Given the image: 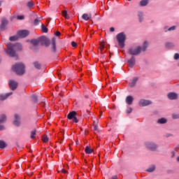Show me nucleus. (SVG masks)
Listing matches in <instances>:
<instances>
[{"mask_svg": "<svg viewBox=\"0 0 179 179\" xmlns=\"http://www.w3.org/2000/svg\"><path fill=\"white\" fill-rule=\"evenodd\" d=\"M10 41H17L19 40V36H10L9 38Z\"/></svg>", "mask_w": 179, "mask_h": 179, "instance_id": "nucleus-30", "label": "nucleus"}, {"mask_svg": "<svg viewBox=\"0 0 179 179\" xmlns=\"http://www.w3.org/2000/svg\"><path fill=\"white\" fill-rule=\"evenodd\" d=\"M146 146H147L148 149H149L150 150L155 151V150H156V149H157V145H156V144L152 143H148L146 144Z\"/></svg>", "mask_w": 179, "mask_h": 179, "instance_id": "nucleus-15", "label": "nucleus"}, {"mask_svg": "<svg viewBox=\"0 0 179 179\" xmlns=\"http://www.w3.org/2000/svg\"><path fill=\"white\" fill-rule=\"evenodd\" d=\"M126 113L127 114H131L132 113V108H128Z\"/></svg>", "mask_w": 179, "mask_h": 179, "instance_id": "nucleus-38", "label": "nucleus"}, {"mask_svg": "<svg viewBox=\"0 0 179 179\" xmlns=\"http://www.w3.org/2000/svg\"><path fill=\"white\" fill-rule=\"evenodd\" d=\"M27 6H28L29 8H33V6H34V3L33 1H29L27 3Z\"/></svg>", "mask_w": 179, "mask_h": 179, "instance_id": "nucleus-35", "label": "nucleus"}, {"mask_svg": "<svg viewBox=\"0 0 179 179\" xmlns=\"http://www.w3.org/2000/svg\"><path fill=\"white\" fill-rule=\"evenodd\" d=\"M58 76H59V78H60V76H59V73H58Z\"/></svg>", "mask_w": 179, "mask_h": 179, "instance_id": "nucleus-55", "label": "nucleus"}, {"mask_svg": "<svg viewBox=\"0 0 179 179\" xmlns=\"http://www.w3.org/2000/svg\"><path fill=\"white\" fill-rule=\"evenodd\" d=\"M174 59H179V54L178 53H176L174 55Z\"/></svg>", "mask_w": 179, "mask_h": 179, "instance_id": "nucleus-42", "label": "nucleus"}, {"mask_svg": "<svg viewBox=\"0 0 179 179\" xmlns=\"http://www.w3.org/2000/svg\"><path fill=\"white\" fill-rule=\"evenodd\" d=\"M40 41L45 47H50V44H51L50 39L44 36L40 37Z\"/></svg>", "mask_w": 179, "mask_h": 179, "instance_id": "nucleus-6", "label": "nucleus"}, {"mask_svg": "<svg viewBox=\"0 0 179 179\" xmlns=\"http://www.w3.org/2000/svg\"><path fill=\"white\" fill-rule=\"evenodd\" d=\"M18 83L17 82L13 80H10L8 82V86L10 89V90H16L17 89V86H18Z\"/></svg>", "mask_w": 179, "mask_h": 179, "instance_id": "nucleus-7", "label": "nucleus"}, {"mask_svg": "<svg viewBox=\"0 0 179 179\" xmlns=\"http://www.w3.org/2000/svg\"><path fill=\"white\" fill-rule=\"evenodd\" d=\"M99 50L101 54H104L106 52V43L104 41H102L99 43Z\"/></svg>", "mask_w": 179, "mask_h": 179, "instance_id": "nucleus-13", "label": "nucleus"}, {"mask_svg": "<svg viewBox=\"0 0 179 179\" xmlns=\"http://www.w3.org/2000/svg\"><path fill=\"white\" fill-rule=\"evenodd\" d=\"M167 97L169 100H177V99H178V94L176 92H169L167 94Z\"/></svg>", "mask_w": 179, "mask_h": 179, "instance_id": "nucleus-11", "label": "nucleus"}, {"mask_svg": "<svg viewBox=\"0 0 179 179\" xmlns=\"http://www.w3.org/2000/svg\"><path fill=\"white\" fill-rule=\"evenodd\" d=\"M173 120H177V118H179V115H173Z\"/></svg>", "mask_w": 179, "mask_h": 179, "instance_id": "nucleus-44", "label": "nucleus"}, {"mask_svg": "<svg viewBox=\"0 0 179 179\" xmlns=\"http://www.w3.org/2000/svg\"><path fill=\"white\" fill-rule=\"evenodd\" d=\"M85 152L86 155H92V153L94 152V150H93V148H90V146H86L85 148Z\"/></svg>", "mask_w": 179, "mask_h": 179, "instance_id": "nucleus-18", "label": "nucleus"}, {"mask_svg": "<svg viewBox=\"0 0 179 179\" xmlns=\"http://www.w3.org/2000/svg\"><path fill=\"white\" fill-rule=\"evenodd\" d=\"M148 49V41H144L142 46H132L128 50V54L130 55H139L141 52H145Z\"/></svg>", "mask_w": 179, "mask_h": 179, "instance_id": "nucleus-2", "label": "nucleus"}, {"mask_svg": "<svg viewBox=\"0 0 179 179\" xmlns=\"http://www.w3.org/2000/svg\"><path fill=\"white\" fill-rule=\"evenodd\" d=\"M36 134H37V130L35 129L31 132V139L36 138Z\"/></svg>", "mask_w": 179, "mask_h": 179, "instance_id": "nucleus-31", "label": "nucleus"}, {"mask_svg": "<svg viewBox=\"0 0 179 179\" xmlns=\"http://www.w3.org/2000/svg\"><path fill=\"white\" fill-rule=\"evenodd\" d=\"M110 31H111V32L115 31V29L114 27H110Z\"/></svg>", "mask_w": 179, "mask_h": 179, "instance_id": "nucleus-46", "label": "nucleus"}, {"mask_svg": "<svg viewBox=\"0 0 179 179\" xmlns=\"http://www.w3.org/2000/svg\"><path fill=\"white\" fill-rule=\"evenodd\" d=\"M17 19H18L19 20H23V19H24V15H18L17 17Z\"/></svg>", "mask_w": 179, "mask_h": 179, "instance_id": "nucleus-39", "label": "nucleus"}, {"mask_svg": "<svg viewBox=\"0 0 179 179\" xmlns=\"http://www.w3.org/2000/svg\"><path fill=\"white\" fill-rule=\"evenodd\" d=\"M62 174H67L68 171H66V169H62Z\"/></svg>", "mask_w": 179, "mask_h": 179, "instance_id": "nucleus-45", "label": "nucleus"}, {"mask_svg": "<svg viewBox=\"0 0 179 179\" xmlns=\"http://www.w3.org/2000/svg\"><path fill=\"white\" fill-rule=\"evenodd\" d=\"M97 124H99V120L95 119V120H94L93 125H97Z\"/></svg>", "mask_w": 179, "mask_h": 179, "instance_id": "nucleus-43", "label": "nucleus"}, {"mask_svg": "<svg viewBox=\"0 0 179 179\" xmlns=\"http://www.w3.org/2000/svg\"><path fill=\"white\" fill-rule=\"evenodd\" d=\"M34 66L36 69H41V64L38 63V62H34Z\"/></svg>", "mask_w": 179, "mask_h": 179, "instance_id": "nucleus-27", "label": "nucleus"}, {"mask_svg": "<svg viewBox=\"0 0 179 179\" xmlns=\"http://www.w3.org/2000/svg\"><path fill=\"white\" fill-rule=\"evenodd\" d=\"M55 36H56L57 37H59V36H61V32L58 31L55 32Z\"/></svg>", "mask_w": 179, "mask_h": 179, "instance_id": "nucleus-40", "label": "nucleus"}, {"mask_svg": "<svg viewBox=\"0 0 179 179\" xmlns=\"http://www.w3.org/2000/svg\"><path fill=\"white\" fill-rule=\"evenodd\" d=\"M40 43H41L40 37L38 39L31 40V44H32V45H34L35 47L38 45V44H40Z\"/></svg>", "mask_w": 179, "mask_h": 179, "instance_id": "nucleus-20", "label": "nucleus"}, {"mask_svg": "<svg viewBox=\"0 0 179 179\" xmlns=\"http://www.w3.org/2000/svg\"><path fill=\"white\" fill-rule=\"evenodd\" d=\"M141 107H146V106H150L152 101L146 99H141L138 103Z\"/></svg>", "mask_w": 179, "mask_h": 179, "instance_id": "nucleus-9", "label": "nucleus"}, {"mask_svg": "<svg viewBox=\"0 0 179 179\" xmlns=\"http://www.w3.org/2000/svg\"><path fill=\"white\" fill-rule=\"evenodd\" d=\"M82 17L84 20H89L92 17L89 14L85 13L82 15Z\"/></svg>", "mask_w": 179, "mask_h": 179, "instance_id": "nucleus-29", "label": "nucleus"}, {"mask_svg": "<svg viewBox=\"0 0 179 179\" xmlns=\"http://www.w3.org/2000/svg\"><path fill=\"white\" fill-rule=\"evenodd\" d=\"M104 64H106L104 62H103V64L104 65Z\"/></svg>", "mask_w": 179, "mask_h": 179, "instance_id": "nucleus-56", "label": "nucleus"}, {"mask_svg": "<svg viewBox=\"0 0 179 179\" xmlns=\"http://www.w3.org/2000/svg\"><path fill=\"white\" fill-rule=\"evenodd\" d=\"M172 157H174V152H172Z\"/></svg>", "mask_w": 179, "mask_h": 179, "instance_id": "nucleus-53", "label": "nucleus"}, {"mask_svg": "<svg viewBox=\"0 0 179 179\" xmlns=\"http://www.w3.org/2000/svg\"><path fill=\"white\" fill-rule=\"evenodd\" d=\"M5 129V127H3V125H0V131H2Z\"/></svg>", "mask_w": 179, "mask_h": 179, "instance_id": "nucleus-47", "label": "nucleus"}, {"mask_svg": "<svg viewBox=\"0 0 179 179\" xmlns=\"http://www.w3.org/2000/svg\"><path fill=\"white\" fill-rule=\"evenodd\" d=\"M71 45H72V47H73L74 48H76V47H78V43H76V42H75V41H72V42H71Z\"/></svg>", "mask_w": 179, "mask_h": 179, "instance_id": "nucleus-37", "label": "nucleus"}, {"mask_svg": "<svg viewBox=\"0 0 179 179\" xmlns=\"http://www.w3.org/2000/svg\"><path fill=\"white\" fill-rule=\"evenodd\" d=\"M41 30L43 33H48V28H47L44 24H41Z\"/></svg>", "mask_w": 179, "mask_h": 179, "instance_id": "nucleus-25", "label": "nucleus"}, {"mask_svg": "<svg viewBox=\"0 0 179 179\" xmlns=\"http://www.w3.org/2000/svg\"><path fill=\"white\" fill-rule=\"evenodd\" d=\"M59 135H64V133H63L62 131H60V132L59 133Z\"/></svg>", "mask_w": 179, "mask_h": 179, "instance_id": "nucleus-51", "label": "nucleus"}, {"mask_svg": "<svg viewBox=\"0 0 179 179\" xmlns=\"http://www.w3.org/2000/svg\"><path fill=\"white\" fill-rule=\"evenodd\" d=\"M135 57L132 56L128 61H127V64H128V66H129L130 68H133V66H135Z\"/></svg>", "mask_w": 179, "mask_h": 179, "instance_id": "nucleus-14", "label": "nucleus"}, {"mask_svg": "<svg viewBox=\"0 0 179 179\" xmlns=\"http://www.w3.org/2000/svg\"><path fill=\"white\" fill-rule=\"evenodd\" d=\"M11 69L13 72L20 76L24 75V72H26V66L22 62L15 64L12 66Z\"/></svg>", "mask_w": 179, "mask_h": 179, "instance_id": "nucleus-3", "label": "nucleus"}, {"mask_svg": "<svg viewBox=\"0 0 179 179\" xmlns=\"http://www.w3.org/2000/svg\"><path fill=\"white\" fill-rule=\"evenodd\" d=\"M177 161L179 162V157H177Z\"/></svg>", "mask_w": 179, "mask_h": 179, "instance_id": "nucleus-54", "label": "nucleus"}, {"mask_svg": "<svg viewBox=\"0 0 179 179\" xmlns=\"http://www.w3.org/2000/svg\"><path fill=\"white\" fill-rule=\"evenodd\" d=\"M129 1H131V0H129Z\"/></svg>", "mask_w": 179, "mask_h": 179, "instance_id": "nucleus-58", "label": "nucleus"}, {"mask_svg": "<svg viewBox=\"0 0 179 179\" xmlns=\"http://www.w3.org/2000/svg\"><path fill=\"white\" fill-rule=\"evenodd\" d=\"M111 179H118V176H114L111 178Z\"/></svg>", "mask_w": 179, "mask_h": 179, "instance_id": "nucleus-48", "label": "nucleus"}, {"mask_svg": "<svg viewBox=\"0 0 179 179\" xmlns=\"http://www.w3.org/2000/svg\"><path fill=\"white\" fill-rule=\"evenodd\" d=\"M14 118L15 120L13 124L15 125V127H20V116H19L17 114H15Z\"/></svg>", "mask_w": 179, "mask_h": 179, "instance_id": "nucleus-10", "label": "nucleus"}, {"mask_svg": "<svg viewBox=\"0 0 179 179\" xmlns=\"http://www.w3.org/2000/svg\"><path fill=\"white\" fill-rule=\"evenodd\" d=\"M116 39L120 48H124L125 47V40H127V35H125V33L121 32L117 34Z\"/></svg>", "mask_w": 179, "mask_h": 179, "instance_id": "nucleus-4", "label": "nucleus"}, {"mask_svg": "<svg viewBox=\"0 0 179 179\" xmlns=\"http://www.w3.org/2000/svg\"><path fill=\"white\" fill-rule=\"evenodd\" d=\"M165 46L166 47V48H171V47H173L174 45H173L172 43L167 42V43L165 44Z\"/></svg>", "mask_w": 179, "mask_h": 179, "instance_id": "nucleus-34", "label": "nucleus"}, {"mask_svg": "<svg viewBox=\"0 0 179 179\" xmlns=\"http://www.w3.org/2000/svg\"><path fill=\"white\" fill-rule=\"evenodd\" d=\"M8 23L9 22L6 19H3L0 25V30H6Z\"/></svg>", "mask_w": 179, "mask_h": 179, "instance_id": "nucleus-12", "label": "nucleus"}, {"mask_svg": "<svg viewBox=\"0 0 179 179\" xmlns=\"http://www.w3.org/2000/svg\"><path fill=\"white\" fill-rule=\"evenodd\" d=\"M41 139L43 143H47V142L49 141L48 136H47V135L42 136Z\"/></svg>", "mask_w": 179, "mask_h": 179, "instance_id": "nucleus-26", "label": "nucleus"}, {"mask_svg": "<svg viewBox=\"0 0 179 179\" xmlns=\"http://www.w3.org/2000/svg\"><path fill=\"white\" fill-rule=\"evenodd\" d=\"M33 99H35V101H37V96H33Z\"/></svg>", "mask_w": 179, "mask_h": 179, "instance_id": "nucleus-50", "label": "nucleus"}, {"mask_svg": "<svg viewBox=\"0 0 179 179\" xmlns=\"http://www.w3.org/2000/svg\"><path fill=\"white\" fill-rule=\"evenodd\" d=\"M29 34H30V32L27 30H21L17 31V36L21 38H25V37H27Z\"/></svg>", "mask_w": 179, "mask_h": 179, "instance_id": "nucleus-8", "label": "nucleus"}, {"mask_svg": "<svg viewBox=\"0 0 179 179\" xmlns=\"http://www.w3.org/2000/svg\"><path fill=\"white\" fill-rule=\"evenodd\" d=\"M149 3V0H141L139 3L140 6H147Z\"/></svg>", "mask_w": 179, "mask_h": 179, "instance_id": "nucleus-22", "label": "nucleus"}, {"mask_svg": "<svg viewBox=\"0 0 179 179\" xmlns=\"http://www.w3.org/2000/svg\"><path fill=\"white\" fill-rule=\"evenodd\" d=\"M7 146L8 145L5 141L0 140V149H5Z\"/></svg>", "mask_w": 179, "mask_h": 179, "instance_id": "nucleus-23", "label": "nucleus"}, {"mask_svg": "<svg viewBox=\"0 0 179 179\" xmlns=\"http://www.w3.org/2000/svg\"><path fill=\"white\" fill-rule=\"evenodd\" d=\"M7 50H6V54L9 55V57H17V55L16 54V51L15 50V48L17 51H22L23 50V46H22V44L20 43H7Z\"/></svg>", "mask_w": 179, "mask_h": 179, "instance_id": "nucleus-1", "label": "nucleus"}, {"mask_svg": "<svg viewBox=\"0 0 179 179\" xmlns=\"http://www.w3.org/2000/svg\"><path fill=\"white\" fill-rule=\"evenodd\" d=\"M81 129V131H83L82 129Z\"/></svg>", "mask_w": 179, "mask_h": 179, "instance_id": "nucleus-57", "label": "nucleus"}, {"mask_svg": "<svg viewBox=\"0 0 179 179\" xmlns=\"http://www.w3.org/2000/svg\"><path fill=\"white\" fill-rule=\"evenodd\" d=\"M155 170H156V166L155 165H152L150 168H148L146 171H148V173H152V171H155Z\"/></svg>", "mask_w": 179, "mask_h": 179, "instance_id": "nucleus-24", "label": "nucleus"}, {"mask_svg": "<svg viewBox=\"0 0 179 179\" xmlns=\"http://www.w3.org/2000/svg\"><path fill=\"white\" fill-rule=\"evenodd\" d=\"M13 93L10 92V93H7L4 95H0V100L3 101V100H6V99L9 96H12Z\"/></svg>", "mask_w": 179, "mask_h": 179, "instance_id": "nucleus-21", "label": "nucleus"}, {"mask_svg": "<svg viewBox=\"0 0 179 179\" xmlns=\"http://www.w3.org/2000/svg\"><path fill=\"white\" fill-rule=\"evenodd\" d=\"M94 131H97V125H93Z\"/></svg>", "mask_w": 179, "mask_h": 179, "instance_id": "nucleus-49", "label": "nucleus"}, {"mask_svg": "<svg viewBox=\"0 0 179 179\" xmlns=\"http://www.w3.org/2000/svg\"><path fill=\"white\" fill-rule=\"evenodd\" d=\"M169 31H171V30H176V26L171 27L168 29Z\"/></svg>", "mask_w": 179, "mask_h": 179, "instance_id": "nucleus-41", "label": "nucleus"}, {"mask_svg": "<svg viewBox=\"0 0 179 179\" xmlns=\"http://www.w3.org/2000/svg\"><path fill=\"white\" fill-rule=\"evenodd\" d=\"M38 23H40V20H38V18L35 19L34 21V26H37Z\"/></svg>", "mask_w": 179, "mask_h": 179, "instance_id": "nucleus-36", "label": "nucleus"}, {"mask_svg": "<svg viewBox=\"0 0 179 179\" xmlns=\"http://www.w3.org/2000/svg\"><path fill=\"white\" fill-rule=\"evenodd\" d=\"M76 115H78L76 111H71L68 114L67 118L69 120H72L73 122L78 124V122H79V120H78V117H76Z\"/></svg>", "mask_w": 179, "mask_h": 179, "instance_id": "nucleus-5", "label": "nucleus"}, {"mask_svg": "<svg viewBox=\"0 0 179 179\" xmlns=\"http://www.w3.org/2000/svg\"><path fill=\"white\" fill-rule=\"evenodd\" d=\"M51 43H52V51L55 52L57 51V43H56L55 38H52Z\"/></svg>", "mask_w": 179, "mask_h": 179, "instance_id": "nucleus-16", "label": "nucleus"}, {"mask_svg": "<svg viewBox=\"0 0 179 179\" xmlns=\"http://www.w3.org/2000/svg\"><path fill=\"white\" fill-rule=\"evenodd\" d=\"M158 124H166L167 122V120L164 117L160 118L157 121Z\"/></svg>", "mask_w": 179, "mask_h": 179, "instance_id": "nucleus-28", "label": "nucleus"}, {"mask_svg": "<svg viewBox=\"0 0 179 179\" xmlns=\"http://www.w3.org/2000/svg\"><path fill=\"white\" fill-rule=\"evenodd\" d=\"M87 114H90V111L89 110H87Z\"/></svg>", "mask_w": 179, "mask_h": 179, "instance_id": "nucleus-52", "label": "nucleus"}, {"mask_svg": "<svg viewBox=\"0 0 179 179\" xmlns=\"http://www.w3.org/2000/svg\"><path fill=\"white\" fill-rule=\"evenodd\" d=\"M126 103L129 106H131V104L134 103V97H132V96H127L126 98Z\"/></svg>", "mask_w": 179, "mask_h": 179, "instance_id": "nucleus-17", "label": "nucleus"}, {"mask_svg": "<svg viewBox=\"0 0 179 179\" xmlns=\"http://www.w3.org/2000/svg\"><path fill=\"white\" fill-rule=\"evenodd\" d=\"M139 78L138 77H134L131 82L129 83L130 87H134V86H135V85H136V83L138 82V80Z\"/></svg>", "mask_w": 179, "mask_h": 179, "instance_id": "nucleus-19", "label": "nucleus"}, {"mask_svg": "<svg viewBox=\"0 0 179 179\" xmlns=\"http://www.w3.org/2000/svg\"><path fill=\"white\" fill-rule=\"evenodd\" d=\"M62 13L63 17H65V19H69V16H68V12H66V10H62Z\"/></svg>", "mask_w": 179, "mask_h": 179, "instance_id": "nucleus-33", "label": "nucleus"}, {"mask_svg": "<svg viewBox=\"0 0 179 179\" xmlns=\"http://www.w3.org/2000/svg\"><path fill=\"white\" fill-rule=\"evenodd\" d=\"M6 121V115H1L0 118V124H2V122H5Z\"/></svg>", "mask_w": 179, "mask_h": 179, "instance_id": "nucleus-32", "label": "nucleus"}]
</instances>
